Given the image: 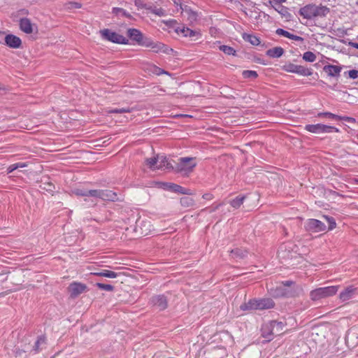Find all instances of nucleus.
I'll use <instances>...</instances> for the list:
<instances>
[{
	"mask_svg": "<svg viewBox=\"0 0 358 358\" xmlns=\"http://www.w3.org/2000/svg\"><path fill=\"white\" fill-rule=\"evenodd\" d=\"M196 166L195 158L190 157H180L173 166V171L182 175H188Z\"/></svg>",
	"mask_w": 358,
	"mask_h": 358,
	"instance_id": "1",
	"label": "nucleus"
},
{
	"mask_svg": "<svg viewBox=\"0 0 358 358\" xmlns=\"http://www.w3.org/2000/svg\"><path fill=\"white\" fill-rule=\"evenodd\" d=\"M338 289V286L319 287L310 292V298L313 301H319L320 299L334 296L336 294Z\"/></svg>",
	"mask_w": 358,
	"mask_h": 358,
	"instance_id": "2",
	"label": "nucleus"
},
{
	"mask_svg": "<svg viewBox=\"0 0 358 358\" xmlns=\"http://www.w3.org/2000/svg\"><path fill=\"white\" fill-rule=\"evenodd\" d=\"M102 39L117 44H128V39L108 29L100 30Z\"/></svg>",
	"mask_w": 358,
	"mask_h": 358,
	"instance_id": "3",
	"label": "nucleus"
},
{
	"mask_svg": "<svg viewBox=\"0 0 358 358\" xmlns=\"http://www.w3.org/2000/svg\"><path fill=\"white\" fill-rule=\"evenodd\" d=\"M304 129L307 131L317 134L340 131L339 129L335 127L323 124H306Z\"/></svg>",
	"mask_w": 358,
	"mask_h": 358,
	"instance_id": "4",
	"label": "nucleus"
},
{
	"mask_svg": "<svg viewBox=\"0 0 358 358\" xmlns=\"http://www.w3.org/2000/svg\"><path fill=\"white\" fill-rule=\"evenodd\" d=\"M304 228L310 233H318L324 231L327 229L326 224L321 220L317 219H308L304 222Z\"/></svg>",
	"mask_w": 358,
	"mask_h": 358,
	"instance_id": "5",
	"label": "nucleus"
},
{
	"mask_svg": "<svg viewBox=\"0 0 358 358\" xmlns=\"http://www.w3.org/2000/svg\"><path fill=\"white\" fill-rule=\"evenodd\" d=\"M91 194L92 195V198H99L104 201H121L115 192L109 189H94V192L91 193Z\"/></svg>",
	"mask_w": 358,
	"mask_h": 358,
	"instance_id": "6",
	"label": "nucleus"
},
{
	"mask_svg": "<svg viewBox=\"0 0 358 358\" xmlns=\"http://www.w3.org/2000/svg\"><path fill=\"white\" fill-rule=\"evenodd\" d=\"M287 72L294 73L303 76H310L313 74L311 69H308L301 65L289 64L285 66Z\"/></svg>",
	"mask_w": 358,
	"mask_h": 358,
	"instance_id": "7",
	"label": "nucleus"
},
{
	"mask_svg": "<svg viewBox=\"0 0 358 358\" xmlns=\"http://www.w3.org/2000/svg\"><path fill=\"white\" fill-rule=\"evenodd\" d=\"M70 296L73 299L78 297L80 294L87 291V287L85 284L73 282L68 287Z\"/></svg>",
	"mask_w": 358,
	"mask_h": 358,
	"instance_id": "8",
	"label": "nucleus"
},
{
	"mask_svg": "<svg viewBox=\"0 0 358 358\" xmlns=\"http://www.w3.org/2000/svg\"><path fill=\"white\" fill-rule=\"evenodd\" d=\"M159 187L171 192L189 194V189L173 182H159Z\"/></svg>",
	"mask_w": 358,
	"mask_h": 358,
	"instance_id": "9",
	"label": "nucleus"
},
{
	"mask_svg": "<svg viewBox=\"0 0 358 358\" xmlns=\"http://www.w3.org/2000/svg\"><path fill=\"white\" fill-rule=\"evenodd\" d=\"M150 303L159 310H164L168 307V298L165 294L155 295L151 297Z\"/></svg>",
	"mask_w": 358,
	"mask_h": 358,
	"instance_id": "10",
	"label": "nucleus"
},
{
	"mask_svg": "<svg viewBox=\"0 0 358 358\" xmlns=\"http://www.w3.org/2000/svg\"><path fill=\"white\" fill-rule=\"evenodd\" d=\"M94 192V189H87L83 188H74L71 190V194L76 195L77 196H83L85 197L84 201L86 202H90L88 206H92L95 205L94 201L92 199H89V197H92L91 193Z\"/></svg>",
	"mask_w": 358,
	"mask_h": 358,
	"instance_id": "11",
	"label": "nucleus"
},
{
	"mask_svg": "<svg viewBox=\"0 0 358 358\" xmlns=\"http://www.w3.org/2000/svg\"><path fill=\"white\" fill-rule=\"evenodd\" d=\"M357 291L358 288H356L352 285L348 286L340 293L339 299L342 302H346L354 298Z\"/></svg>",
	"mask_w": 358,
	"mask_h": 358,
	"instance_id": "12",
	"label": "nucleus"
},
{
	"mask_svg": "<svg viewBox=\"0 0 358 358\" xmlns=\"http://www.w3.org/2000/svg\"><path fill=\"white\" fill-rule=\"evenodd\" d=\"M273 8L277 11L285 22H289L292 20V15L289 12L288 8L282 6L281 3H275Z\"/></svg>",
	"mask_w": 358,
	"mask_h": 358,
	"instance_id": "13",
	"label": "nucleus"
},
{
	"mask_svg": "<svg viewBox=\"0 0 358 358\" xmlns=\"http://www.w3.org/2000/svg\"><path fill=\"white\" fill-rule=\"evenodd\" d=\"M273 295L275 297H292L295 296L293 290L286 288L282 285L275 289Z\"/></svg>",
	"mask_w": 358,
	"mask_h": 358,
	"instance_id": "14",
	"label": "nucleus"
},
{
	"mask_svg": "<svg viewBox=\"0 0 358 358\" xmlns=\"http://www.w3.org/2000/svg\"><path fill=\"white\" fill-rule=\"evenodd\" d=\"M275 303L270 298L257 299V310H266L273 308Z\"/></svg>",
	"mask_w": 358,
	"mask_h": 358,
	"instance_id": "15",
	"label": "nucleus"
},
{
	"mask_svg": "<svg viewBox=\"0 0 358 358\" xmlns=\"http://www.w3.org/2000/svg\"><path fill=\"white\" fill-rule=\"evenodd\" d=\"M5 43L11 48H19L22 45V41L13 34H8L5 37Z\"/></svg>",
	"mask_w": 358,
	"mask_h": 358,
	"instance_id": "16",
	"label": "nucleus"
},
{
	"mask_svg": "<svg viewBox=\"0 0 358 358\" xmlns=\"http://www.w3.org/2000/svg\"><path fill=\"white\" fill-rule=\"evenodd\" d=\"M262 336L263 338L266 339V341H271L273 339L275 336L272 329V325L271 322L264 324L262 327Z\"/></svg>",
	"mask_w": 358,
	"mask_h": 358,
	"instance_id": "17",
	"label": "nucleus"
},
{
	"mask_svg": "<svg viewBox=\"0 0 358 358\" xmlns=\"http://www.w3.org/2000/svg\"><path fill=\"white\" fill-rule=\"evenodd\" d=\"M173 166H174L171 164L166 156L158 155V164L157 165V169L173 171Z\"/></svg>",
	"mask_w": 358,
	"mask_h": 358,
	"instance_id": "18",
	"label": "nucleus"
},
{
	"mask_svg": "<svg viewBox=\"0 0 358 358\" xmlns=\"http://www.w3.org/2000/svg\"><path fill=\"white\" fill-rule=\"evenodd\" d=\"M299 13L307 20L314 18V4H308L301 8Z\"/></svg>",
	"mask_w": 358,
	"mask_h": 358,
	"instance_id": "19",
	"label": "nucleus"
},
{
	"mask_svg": "<svg viewBox=\"0 0 358 358\" xmlns=\"http://www.w3.org/2000/svg\"><path fill=\"white\" fill-rule=\"evenodd\" d=\"M342 68L339 66L328 64L324 66L323 70L331 77H338Z\"/></svg>",
	"mask_w": 358,
	"mask_h": 358,
	"instance_id": "20",
	"label": "nucleus"
},
{
	"mask_svg": "<svg viewBox=\"0 0 358 358\" xmlns=\"http://www.w3.org/2000/svg\"><path fill=\"white\" fill-rule=\"evenodd\" d=\"M127 36L130 39L136 41L138 44L141 43L143 39V34L137 29H129L127 30Z\"/></svg>",
	"mask_w": 358,
	"mask_h": 358,
	"instance_id": "21",
	"label": "nucleus"
},
{
	"mask_svg": "<svg viewBox=\"0 0 358 358\" xmlns=\"http://www.w3.org/2000/svg\"><path fill=\"white\" fill-rule=\"evenodd\" d=\"M20 28L26 34H31L33 32V24L31 20L27 17H23L20 20Z\"/></svg>",
	"mask_w": 358,
	"mask_h": 358,
	"instance_id": "22",
	"label": "nucleus"
},
{
	"mask_svg": "<svg viewBox=\"0 0 358 358\" xmlns=\"http://www.w3.org/2000/svg\"><path fill=\"white\" fill-rule=\"evenodd\" d=\"M154 52H163L166 54H169V52H172L173 49L169 48L168 46L165 45L162 43L159 42H154L150 48Z\"/></svg>",
	"mask_w": 358,
	"mask_h": 358,
	"instance_id": "23",
	"label": "nucleus"
},
{
	"mask_svg": "<svg viewBox=\"0 0 358 358\" xmlns=\"http://www.w3.org/2000/svg\"><path fill=\"white\" fill-rule=\"evenodd\" d=\"M329 13V8L325 6H317L314 4V18L317 17H326Z\"/></svg>",
	"mask_w": 358,
	"mask_h": 358,
	"instance_id": "24",
	"label": "nucleus"
},
{
	"mask_svg": "<svg viewBox=\"0 0 358 358\" xmlns=\"http://www.w3.org/2000/svg\"><path fill=\"white\" fill-rule=\"evenodd\" d=\"M284 50L281 47H275L266 50V55L271 58H279L284 54Z\"/></svg>",
	"mask_w": 358,
	"mask_h": 358,
	"instance_id": "25",
	"label": "nucleus"
},
{
	"mask_svg": "<svg viewBox=\"0 0 358 358\" xmlns=\"http://www.w3.org/2000/svg\"><path fill=\"white\" fill-rule=\"evenodd\" d=\"M257 299H252L240 306V309L243 311L257 310Z\"/></svg>",
	"mask_w": 358,
	"mask_h": 358,
	"instance_id": "26",
	"label": "nucleus"
},
{
	"mask_svg": "<svg viewBox=\"0 0 358 358\" xmlns=\"http://www.w3.org/2000/svg\"><path fill=\"white\" fill-rule=\"evenodd\" d=\"M272 325V329H273L275 336L280 335L282 334L284 324L281 322H277L275 320L270 321Z\"/></svg>",
	"mask_w": 358,
	"mask_h": 358,
	"instance_id": "27",
	"label": "nucleus"
},
{
	"mask_svg": "<svg viewBox=\"0 0 358 358\" xmlns=\"http://www.w3.org/2000/svg\"><path fill=\"white\" fill-rule=\"evenodd\" d=\"M143 8L159 17L164 16L166 15V10L162 8H157L155 6L152 7L151 6H148L147 5H145Z\"/></svg>",
	"mask_w": 358,
	"mask_h": 358,
	"instance_id": "28",
	"label": "nucleus"
},
{
	"mask_svg": "<svg viewBox=\"0 0 358 358\" xmlns=\"http://www.w3.org/2000/svg\"><path fill=\"white\" fill-rule=\"evenodd\" d=\"M93 274L96 276H102L109 278H115L118 275L117 273L109 270H102L99 272H95Z\"/></svg>",
	"mask_w": 358,
	"mask_h": 358,
	"instance_id": "29",
	"label": "nucleus"
},
{
	"mask_svg": "<svg viewBox=\"0 0 358 358\" xmlns=\"http://www.w3.org/2000/svg\"><path fill=\"white\" fill-rule=\"evenodd\" d=\"M45 345V338L44 336L38 337V340L35 342L34 346L33 348V350L35 353H38L40 352L43 346Z\"/></svg>",
	"mask_w": 358,
	"mask_h": 358,
	"instance_id": "30",
	"label": "nucleus"
},
{
	"mask_svg": "<svg viewBox=\"0 0 358 358\" xmlns=\"http://www.w3.org/2000/svg\"><path fill=\"white\" fill-rule=\"evenodd\" d=\"M243 38L253 45H258L260 43L259 38L252 34H244Z\"/></svg>",
	"mask_w": 358,
	"mask_h": 358,
	"instance_id": "31",
	"label": "nucleus"
},
{
	"mask_svg": "<svg viewBox=\"0 0 358 358\" xmlns=\"http://www.w3.org/2000/svg\"><path fill=\"white\" fill-rule=\"evenodd\" d=\"M245 199V196H238L235 199L230 201L229 203L233 208L237 209L240 208V206L243 203Z\"/></svg>",
	"mask_w": 358,
	"mask_h": 358,
	"instance_id": "32",
	"label": "nucleus"
},
{
	"mask_svg": "<svg viewBox=\"0 0 358 358\" xmlns=\"http://www.w3.org/2000/svg\"><path fill=\"white\" fill-rule=\"evenodd\" d=\"M322 218L325 220L328 224V230H332L336 227V223L335 219L329 215H323Z\"/></svg>",
	"mask_w": 358,
	"mask_h": 358,
	"instance_id": "33",
	"label": "nucleus"
},
{
	"mask_svg": "<svg viewBox=\"0 0 358 358\" xmlns=\"http://www.w3.org/2000/svg\"><path fill=\"white\" fill-rule=\"evenodd\" d=\"M112 13L115 14L117 16L126 17L128 18L131 17V15L130 13H129L124 9L121 8H113Z\"/></svg>",
	"mask_w": 358,
	"mask_h": 358,
	"instance_id": "34",
	"label": "nucleus"
},
{
	"mask_svg": "<svg viewBox=\"0 0 358 358\" xmlns=\"http://www.w3.org/2000/svg\"><path fill=\"white\" fill-rule=\"evenodd\" d=\"M186 36L190 38L192 41H197L201 37V34L199 31L190 29L189 28L188 29Z\"/></svg>",
	"mask_w": 358,
	"mask_h": 358,
	"instance_id": "35",
	"label": "nucleus"
},
{
	"mask_svg": "<svg viewBox=\"0 0 358 358\" xmlns=\"http://www.w3.org/2000/svg\"><path fill=\"white\" fill-rule=\"evenodd\" d=\"M247 252L243 251L241 249L236 248L231 251V257L234 258L243 259L245 257Z\"/></svg>",
	"mask_w": 358,
	"mask_h": 358,
	"instance_id": "36",
	"label": "nucleus"
},
{
	"mask_svg": "<svg viewBox=\"0 0 358 358\" xmlns=\"http://www.w3.org/2000/svg\"><path fill=\"white\" fill-rule=\"evenodd\" d=\"M180 204L184 207H190L194 204L193 199L189 196H184L180 199Z\"/></svg>",
	"mask_w": 358,
	"mask_h": 358,
	"instance_id": "37",
	"label": "nucleus"
},
{
	"mask_svg": "<svg viewBox=\"0 0 358 358\" xmlns=\"http://www.w3.org/2000/svg\"><path fill=\"white\" fill-rule=\"evenodd\" d=\"M134 110V108L130 107H123V108H116L111 109L109 113H131Z\"/></svg>",
	"mask_w": 358,
	"mask_h": 358,
	"instance_id": "38",
	"label": "nucleus"
},
{
	"mask_svg": "<svg viewBox=\"0 0 358 358\" xmlns=\"http://www.w3.org/2000/svg\"><path fill=\"white\" fill-rule=\"evenodd\" d=\"M220 50L228 55H235L236 50L231 46L222 45L219 47Z\"/></svg>",
	"mask_w": 358,
	"mask_h": 358,
	"instance_id": "39",
	"label": "nucleus"
},
{
	"mask_svg": "<svg viewBox=\"0 0 358 358\" xmlns=\"http://www.w3.org/2000/svg\"><path fill=\"white\" fill-rule=\"evenodd\" d=\"M145 162L151 169L155 170L158 164V156L157 157L147 158Z\"/></svg>",
	"mask_w": 358,
	"mask_h": 358,
	"instance_id": "40",
	"label": "nucleus"
},
{
	"mask_svg": "<svg viewBox=\"0 0 358 358\" xmlns=\"http://www.w3.org/2000/svg\"><path fill=\"white\" fill-rule=\"evenodd\" d=\"M303 59L308 62H313L316 59V55L310 51H307L303 53Z\"/></svg>",
	"mask_w": 358,
	"mask_h": 358,
	"instance_id": "41",
	"label": "nucleus"
},
{
	"mask_svg": "<svg viewBox=\"0 0 358 358\" xmlns=\"http://www.w3.org/2000/svg\"><path fill=\"white\" fill-rule=\"evenodd\" d=\"M242 75L244 78H256L258 76L257 73L252 70H245L243 71Z\"/></svg>",
	"mask_w": 358,
	"mask_h": 358,
	"instance_id": "42",
	"label": "nucleus"
},
{
	"mask_svg": "<svg viewBox=\"0 0 358 358\" xmlns=\"http://www.w3.org/2000/svg\"><path fill=\"white\" fill-rule=\"evenodd\" d=\"M151 68H152L151 69L152 72L157 76H159L162 74L170 75V73L168 71H166L164 69H162L155 65H152Z\"/></svg>",
	"mask_w": 358,
	"mask_h": 358,
	"instance_id": "43",
	"label": "nucleus"
},
{
	"mask_svg": "<svg viewBox=\"0 0 358 358\" xmlns=\"http://www.w3.org/2000/svg\"><path fill=\"white\" fill-rule=\"evenodd\" d=\"M96 286L101 290H105V291H108V292H112L114 289V287L113 285H108V284H103V283H101V282H97L96 284Z\"/></svg>",
	"mask_w": 358,
	"mask_h": 358,
	"instance_id": "44",
	"label": "nucleus"
},
{
	"mask_svg": "<svg viewBox=\"0 0 358 358\" xmlns=\"http://www.w3.org/2000/svg\"><path fill=\"white\" fill-rule=\"evenodd\" d=\"M317 117H327V118H331V119H334V120H336L339 118V115H335L334 113H331L330 112H324V113H319L317 114Z\"/></svg>",
	"mask_w": 358,
	"mask_h": 358,
	"instance_id": "45",
	"label": "nucleus"
},
{
	"mask_svg": "<svg viewBox=\"0 0 358 358\" xmlns=\"http://www.w3.org/2000/svg\"><path fill=\"white\" fill-rule=\"evenodd\" d=\"M188 27H186L185 26L182 27H177L175 28V31L178 34L181 35L183 37H187V31H188Z\"/></svg>",
	"mask_w": 358,
	"mask_h": 358,
	"instance_id": "46",
	"label": "nucleus"
},
{
	"mask_svg": "<svg viewBox=\"0 0 358 358\" xmlns=\"http://www.w3.org/2000/svg\"><path fill=\"white\" fill-rule=\"evenodd\" d=\"M165 24L168 26L169 27L173 28L175 30V28H176L178 26V22L176 20H169L164 22Z\"/></svg>",
	"mask_w": 358,
	"mask_h": 358,
	"instance_id": "47",
	"label": "nucleus"
},
{
	"mask_svg": "<svg viewBox=\"0 0 358 358\" xmlns=\"http://www.w3.org/2000/svg\"><path fill=\"white\" fill-rule=\"evenodd\" d=\"M337 120H345L350 123H355L356 120L354 117H348V116H340L339 118L337 119Z\"/></svg>",
	"mask_w": 358,
	"mask_h": 358,
	"instance_id": "48",
	"label": "nucleus"
},
{
	"mask_svg": "<svg viewBox=\"0 0 358 358\" xmlns=\"http://www.w3.org/2000/svg\"><path fill=\"white\" fill-rule=\"evenodd\" d=\"M275 33L278 36H282L286 37V38H287V36H289V31H286V30H285L283 29H281V28L277 29L276 31H275Z\"/></svg>",
	"mask_w": 358,
	"mask_h": 358,
	"instance_id": "49",
	"label": "nucleus"
},
{
	"mask_svg": "<svg viewBox=\"0 0 358 358\" xmlns=\"http://www.w3.org/2000/svg\"><path fill=\"white\" fill-rule=\"evenodd\" d=\"M348 76L352 79L358 78V70L352 69L348 71Z\"/></svg>",
	"mask_w": 358,
	"mask_h": 358,
	"instance_id": "50",
	"label": "nucleus"
},
{
	"mask_svg": "<svg viewBox=\"0 0 358 358\" xmlns=\"http://www.w3.org/2000/svg\"><path fill=\"white\" fill-rule=\"evenodd\" d=\"M154 41L148 39V38H146L145 41H143V39L142 40V42L141 43H138L139 45H143L146 48H151V46L152 45Z\"/></svg>",
	"mask_w": 358,
	"mask_h": 358,
	"instance_id": "51",
	"label": "nucleus"
},
{
	"mask_svg": "<svg viewBox=\"0 0 358 358\" xmlns=\"http://www.w3.org/2000/svg\"><path fill=\"white\" fill-rule=\"evenodd\" d=\"M287 38L296 41H303V38L299 36L294 35L293 34H291L289 32V36H287Z\"/></svg>",
	"mask_w": 358,
	"mask_h": 358,
	"instance_id": "52",
	"label": "nucleus"
},
{
	"mask_svg": "<svg viewBox=\"0 0 358 358\" xmlns=\"http://www.w3.org/2000/svg\"><path fill=\"white\" fill-rule=\"evenodd\" d=\"M293 284H294V282H293L292 281H291V280H287V281L282 282V286H284V287H286V288H288V289H289L293 290V291L295 292V291H294L292 288H291V286H292Z\"/></svg>",
	"mask_w": 358,
	"mask_h": 358,
	"instance_id": "53",
	"label": "nucleus"
},
{
	"mask_svg": "<svg viewBox=\"0 0 358 358\" xmlns=\"http://www.w3.org/2000/svg\"><path fill=\"white\" fill-rule=\"evenodd\" d=\"M17 165H16L15 164H10L7 169V173H12L13 171L17 169Z\"/></svg>",
	"mask_w": 358,
	"mask_h": 358,
	"instance_id": "54",
	"label": "nucleus"
},
{
	"mask_svg": "<svg viewBox=\"0 0 358 358\" xmlns=\"http://www.w3.org/2000/svg\"><path fill=\"white\" fill-rule=\"evenodd\" d=\"M202 197H203V199H204L206 200H211V199H213V194H211L210 193H206V194H204Z\"/></svg>",
	"mask_w": 358,
	"mask_h": 358,
	"instance_id": "55",
	"label": "nucleus"
},
{
	"mask_svg": "<svg viewBox=\"0 0 358 358\" xmlns=\"http://www.w3.org/2000/svg\"><path fill=\"white\" fill-rule=\"evenodd\" d=\"M15 164L17 165V169L18 168H24V167L27 166V163H23V162L15 163Z\"/></svg>",
	"mask_w": 358,
	"mask_h": 358,
	"instance_id": "56",
	"label": "nucleus"
},
{
	"mask_svg": "<svg viewBox=\"0 0 358 358\" xmlns=\"http://www.w3.org/2000/svg\"><path fill=\"white\" fill-rule=\"evenodd\" d=\"M348 45L350 46V47L355 48L356 49H358V43H357L350 41L348 43Z\"/></svg>",
	"mask_w": 358,
	"mask_h": 358,
	"instance_id": "57",
	"label": "nucleus"
},
{
	"mask_svg": "<svg viewBox=\"0 0 358 358\" xmlns=\"http://www.w3.org/2000/svg\"><path fill=\"white\" fill-rule=\"evenodd\" d=\"M5 37L6 36L4 35V33L0 31V43L3 41H5Z\"/></svg>",
	"mask_w": 358,
	"mask_h": 358,
	"instance_id": "58",
	"label": "nucleus"
},
{
	"mask_svg": "<svg viewBox=\"0 0 358 358\" xmlns=\"http://www.w3.org/2000/svg\"><path fill=\"white\" fill-rule=\"evenodd\" d=\"M72 4L73 5V7L76 8H81V4L80 3L73 2V3H72Z\"/></svg>",
	"mask_w": 358,
	"mask_h": 358,
	"instance_id": "59",
	"label": "nucleus"
},
{
	"mask_svg": "<svg viewBox=\"0 0 358 358\" xmlns=\"http://www.w3.org/2000/svg\"><path fill=\"white\" fill-rule=\"evenodd\" d=\"M173 3L176 5H180L181 6L180 0H172Z\"/></svg>",
	"mask_w": 358,
	"mask_h": 358,
	"instance_id": "60",
	"label": "nucleus"
},
{
	"mask_svg": "<svg viewBox=\"0 0 358 358\" xmlns=\"http://www.w3.org/2000/svg\"><path fill=\"white\" fill-rule=\"evenodd\" d=\"M220 206H221V204L217 205L216 207H215V208L213 210L214 211V210H217Z\"/></svg>",
	"mask_w": 358,
	"mask_h": 358,
	"instance_id": "61",
	"label": "nucleus"
},
{
	"mask_svg": "<svg viewBox=\"0 0 358 358\" xmlns=\"http://www.w3.org/2000/svg\"><path fill=\"white\" fill-rule=\"evenodd\" d=\"M5 281H6V278H5L4 280H1L2 282H5Z\"/></svg>",
	"mask_w": 358,
	"mask_h": 358,
	"instance_id": "62",
	"label": "nucleus"
},
{
	"mask_svg": "<svg viewBox=\"0 0 358 358\" xmlns=\"http://www.w3.org/2000/svg\"><path fill=\"white\" fill-rule=\"evenodd\" d=\"M357 39H358V35H357Z\"/></svg>",
	"mask_w": 358,
	"mask_h": 358,
	"instance_id": "63",
	"label": "nucleus"
}]
</instances>
